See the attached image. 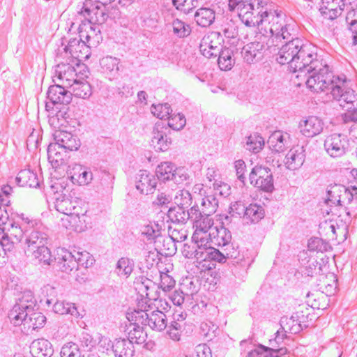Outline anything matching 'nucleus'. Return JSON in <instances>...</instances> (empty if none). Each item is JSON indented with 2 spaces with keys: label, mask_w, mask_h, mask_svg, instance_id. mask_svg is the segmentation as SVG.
Listing matches in <instances>:
<instances>
[{
  "label": "nucleus",
  "mask_w": 357,
  "mask_h": 357,
  "mask_svg": "<svg viewBox=\"0 0 357 357\" xmlns=\"http://www.w3.org/2000/svg\"><path fill=\"white\" fill-rule=\"evenodd\" d=\"M208 261H214L219 263H224L227 258L237 259L238 253L231 248V250L224 248L223 252H220L211 246H208Z\"/></svg>",
  "instance_id": "nucleus-42"
},
{
  "label": "nucleus",
  "mask_w": 357,
  "mask_h": 357,
  "mask_svg": "<svg viewBox=\"0 0 357 357\" xmlns=\"http://www.w3.org/2000/svg\"><path fill=\"white\" fill-rule=\"evenodd\" d=\"M252 3H254L255 15L261 18V24L268 21L273 14L277 13L275 10L274 12L267 10L266 6L268 4V0H255Z\"/></svg>",
  "instance_id": "nucleus-52"
},
{
  "label": "nucleus",
  "mask_w": 357,
  "mask_h": 357,
  "mask_svg": "<svg viewBox=\"0 0 357 357\" xmlns=\"http://www.w3.org/2000/svg\"><path fill=\"white\" fill-rule=\"evenodd\" d=\"M218 63L222 70H231L235 63L234 52L229 47H224L218 54Z\"/></svg>",
  "instance_id": "nucleus-46"
},
{
  "label": "nucleus",
  "mask_w": 357,
  "mask_h": 357,
  "mask_svg": "<svg viewBox=\"0 0 357 357\" xmlns=\"http://www.w3.org/2000/svg\"><path fill=\"white\" fill-rule=\"evenodd\" d=\"M28 252H31L33 257L37 259L40 264L50 265L52 261L51 252L46 244L40 245L33 250H29Z\"/></svg>",
  "instance_id": "nucleus-48"
},
{
  "label": "nucleus",
  "mask_w": 357,
  "mask_h": 357,
  "mask_svg": "<svg viewBox=\"0 0 357 357\" xmlns=\"http://www.w3.org/2000/svg\"><path fill=\"white\" fill-rule=\"evenodd\" d=\"M36 306V301L33 292L31 291H24L8 313V318L10 322L15 326H18L20 321H21L19 317L25 314L31 313Z\"/></svg>",
  "instance_id": "nucleus-8"
},
{
  "label": "nucleus",
  "mask_w": 357,
  "mask_h": 357,
  "mask_svg": "<svg viewBox=\"0 0 357 357\" xmlns=\"http://www.w3.org/2000/svg\"><path fill=\"white\" fill-rule=\"evenodd\" d=\"M194 241L198 243L197 248L196 249L195 254L194 255V259H196V260L199 262L208 261V239H204L203 243L199 241Z\"/></svg>",
  "instance_id": "nucleus-56"
},
{
  "label": "nucleus",
  "mask_w": 357,
  "mask_h": 357,
  "mask_svg": "<svg viewBox=\"0 0 357 357\" xmlns=\"http://www.w3.org/2000/svg\"><path fill=\"white\" fill-rule=\"evenodd\" d=\"M48 235L43 229L39 228L29 230L25 236V245H26V251L33 250L36 248L43 244H47Z\"/></svg>",
  "instance_id": "nucleus-32"
},
{
  "label": "nucleus",
  "mask_w": 357,
  "mask_h": 357,
  "mask_svg": "<svg viewBox=\"0 0 357 357\" xmlns=\"http://www.w3.org/2000/svg\"><path fill=\"white\" fill-rule=\"evenodd\" d=\"M167 128L161 124H155L152 131L151 145L156 151H165L169 149L172 139L167 135Z\"/></svg>",
  "instance_id": "nucleus-17"
},
{
  "label": "nucleus",
  "mask_w": 357,
  "mask_h": 357,
  "mask_svg": "<svg viewBox=\"0 0 357 357\" xmlns=\"http://www.w3.org/2000/svg\"><path fill=\"white\" fill-rule=\"evenodd\" d=\"M267 22L273 40H290L295 38L296 24L283 13H275Z\"/></svg>",
  "instance_id": "nucleus-5"
},
{
  "label": "nucleus",
  "mask_w": 357,
  "mask_h": 357,
  "mask_svg": "<svg viewBox=\"0 0 357 357\" xmlns=\"http://www.w3.org/2000/svg\"><path fill=\"white\" fill-rule=\"evenodd\" d=\"M235 10L237 11L240 20L246 26L255 27L261 24V18L255 15L254 3L252 0L237 5Z\"/></svg>",
  "instance_id": "nucleus-15"
},
{
  "label": "nucleus",
  "mask_w": 357,
  "mask_h": 357,
  "mask_svg": "<svg viewBox=\"0 0 357 357\" xmlns=\"http://www.w3.org/2000/svg\"><path fill=\"white\" fill-rule=\"evenodd\" d=\"M141 234L146 236L149 241H154L160 235L158 224L150 222L148 225H143L141 228Z\"/></svg>",
  "instance_id": "nucleus-55"
},
{
  "label": "nucleus",
  "mask_w": 357,
  "mask_h": 357,
  "mask_svg": "<svg viewBox=\"0 0 357 357\" xmlns=\"http://www.w3.org/2000/svg\"><path fill=\"white\" fill-rule=\"evenodd\" d=\"M130 324L127 326L128 339L133 344L143 343L146 337V334L144 332L142 324L138 321H129Z\"/></svg>",
  "instance_id": "nucleus-38"
},
{
  "label": "nucleus",
  "mask_w": 357,
  "mask_h": 357,
  "mask_svg": "<svg viewBox=\"0 0 357 357\" xmlns=\"http://www.w3.org/2000/svg\"><path fill=\"white\" fill-rule=\"evenodd\" d=\"M324 123L323 121L316 116H310L299 123L301 133L306 137L312 138L323 132Z\"/></svg>",
  "instance_id": "nucleus-19"
},
{
  "label": "nucleus",
  "mask_w": 357,
  "mask_h": 357,
  "mask_svg": "<svg viewBox=\"0 0 357 357\" xmlns=\"http://www.w3.org/2000/svg\"><path fill=\"white\" fill-rule=\"evenodd\" d=\"M168 119V126L174 130H180L186 124L185 116L181 113L172 114Z\"/></svg>",
  "instance_id": "nucleus-57"
},
{
  "label": "nucleus",
  "mask_w": 357,
  "mask_h": 357,
  "mask_svg": "<svg viewBox=\"0 0 357 357\" xmlns=\"http://www.w3.org/2000/svg\"><path fill=\"white\" fill-rule=\"evenodd\" d=\"M172 27L174 34L179 38L187 37L191 33L190 26L178 19L173 21Z\"/></svg>",
  "instance_id": "nucleus-60"
},
{
  "label": "nucleus",
  "mask_w": 357,
  "mask_h": 357,
  "mask_svg": "<svg viewBox=\"0 0 357 357\" xmlns=\"http://www.w3.org/2000/svg\"><path fill=\"white\" fill-rule=\"evenodd\" d=\"M66 84V82L64 80V84H63V85L56 84L49 87L47 97L53 105H68L70 102L72 93L65 89Z\"/></svg>",
  "instance_id": "nucleus-24"
},
{
  "label": "nucleus",
  "mask_w": 357,
  "mask_h": 357,
  "mask_svg": "<svg viewBox=\"0 0 357 357\" xmlns=\"http://www.w3.org/2000/svg\"><path fill=\"white\" fill-rule=\"evenodd\" d=\"M223 38L220 33L212 31L204 36L201 40L199 50L203 56L206 58L216 57L222 50Z\"/></svg>",
  "instance_id": "nucleus-12"
},
{
  "label": "nucleus",
  "mask_w": 357,
  "mask_h": 357,
  "mask_svg": "<svg viewBox=\"0 0 357 357\" xmlns=\"http://www.w3.org/2000/svg\"><path fill=\"white\" fill-rule=\"evenodd\" d=\"M54 144L66 151H77L80 146V141L76 135L65 130H56L54 134Z\"/></svg>",
  "instance_id": "nucleus-20"
},
{
  "label": "nucleus",
  "mask_w": 357,
  "mask_h": 357,
  "mask_svg": "<svg viewBox=\"0 0 357 357\" xmlns=\"http://www.w3.org/2000/svg\"><path fill=\"white\" fill-rule=\"evenodd\" d=\"M157 180L163 182L173 181L176 184H181L188 178V174L183 167H176L170 162H161L155 171Z\"/></svg>",
  "instance_id": "nucleus-9"
},
{
  "label": "nucleus",
  "mask_w": 357,
  "mask_h": 357,
  "mask_svg": "<svg viewBox=\"0 0 357 357\" xmlns=\"http://www.w3.org/2000/svg\"><path fill=\"white\" fill-rule=\"evenodd\" d=\"M324 146L331 158H340L349 151V141L344 135L333 133L326 137Z\"/></svg>",
  "instance_id": "nucleus-10"
},
{
  "label": "nucleus",
  "mask_w": 357,
  "mask_h": 357,
  "mask_svg": "<svg viewBox=\"0 0 357 357\" xmlns=\"http://www.w3.org/2000/svg\"><path fill=\"white\" fill-rule=\"evenodd\" d=\"M197 206H193L190 210L181 206L171 207L167 211V217L173 223L185 225L188 220H191V212L196 211Z\"/></svg>",
  "instance_id": "nucleus-31"
},
{
  "label": "nucleus",
  "mask_w": 357,
  "mask_h": 357,
  "mask_svg": "<svg viewBox=\"0 0 357 357\" xmlns=\"http://www.w3.org/2000/svg\"><path fill=\"white\" fill-rule=\"evenodd\" d=\"M168 235L174 243L182 242L187 238V231L183 229H179L176 227L169 226Z\"/></svg>",
  "instance_id": "nucleus-63"
},
{
  "label": "nucleus",
  "mask_w": 357,
  "mask_h": 357,
  "mask_svg": "<svg viewBox=\"0 0 357 357\" xmlns=\"http://www.w3.org/2000/svg\"><path fill=\"white\" fill-rule=\"evenodd\" d=\"M298 312L291 315V317H282L280 319V324L282 332L291 334H297L303 330L301 321L298 320Z\"/></svg>",
  "instance_id": "nucleus-40"
},
{
  "label": "nucleus",
  "mask_w": 357,
  "mask_h": 357,
  "mask_svg": "<svg viewBox=\"0 0 357 357\" xmlns=\"http://www.w3.org/2000/svg\"><path fill=\"white\" fill-rule=\"evenodd\" d=\"M53 310L59 314H70L75 317H79V313L75 303H66L63 301H57L53 305Z\"/></svg>",
  "instance_id": "nucleus-49"
},
{
  "label": "nucleus",
  "mask_w": 357,
  "mask_h": 357,
  "mask_svg": "<svg viewBox=\"0 0 357 357\" xmlns=\"http://www.w3.org/2000/svg\"><path fill=\"white\" fill-rule=\"evenodd\" d=\"M79 202L80 201L73 199L66 195H59L55 199L54 208L58 212L66 216L76 209L80 210Z\"/></svg>",
  "instance_id": "nucleus-28"
},
{
  "label": "nucleus",
  "mask_w": 357,
  "mask_h": 357,
  "mask_svg": "<svg viewBox=\"0 0 357 357\" xmlns=\"http://www.w3.org/2000/svg\"><path fill=\"white\" fill-rule=\"evenodd\" d=\"M265 211L263 206L257 204H250L247 206L243 219L247 224H255L263 219Z\"/></svg>",
  "instance_id": "nucleus-41"
},
{
  "label": "nucleus",
  "mask_w": 357,
  "mask_h": 357,
  "mask_svg": "<svg viewBox=\"0 0 357 357\" xmlns=\"http://www.w3.org/2000/svg\"><path fill=\"white\" fill-rule=\"evenodd\" d=\"M107 5L92 4L91 2H86L80 11V13L92 24H102L109 17Z\"/></svg>",
  "instance_id": "nucleus-13"
},
{
  "label": "nucleus",
  "mask_w": 357,
  "mask_h": 357,
  "mask_svg": "<svg viewBox=\"0 0 357 357\" xmlns=\"http://www.w3.org/2000/svg\"><path fill=\"white\" fill-rule=\"evenodd\" d=\"M74 257L77 262V267L82 266L85 268L92 264L93 259H91L90 254L86 251H75L73 252Z\"/></svg>",
  "instance_id": "nucleus-64"
},
{
  "label": "nucleus",
  "mask_w": 357,
  "mask_h": 357,
  "mask_svg": "<svg viewBox=\"0 0 357 357\" xmlns=\"http://www.w3.org/2000/svg\"><path fill=\"white\" fill-rule=\"evenodd\" d=\"M139 303L137 309L126 314L128 321H138L142 326H149L152 330L162 331L167 327V319L166 314L161 310L151 311L146 309L139 308Z\"/></svg>",
  "instance_id": "nucleus-4"
},
{
  "label": "nucleus",
  "mask_w": 357,
  "mask_h": 357,
  "mask_svg": "<svg viewBox=\"0 0 357 357\" xmlns=\"http://www.w3.org/2000/svg\"><path fill=\"white\" fill-rule=\"evenodd\" d=\"M305 154L303 146H297L289 151L285 156L284 163L289 170L298 169L305 162Z\"/></svg>",
  "instance_id": "nucleus-29"
},
{
  "label": "nucleus",
  "mask_w": 357,
  "mask_h": 357,
  "mask_svg": "<svg viewBox=\"0 0 357 357\" xmlns=\"http://www.w3.org/2000/svg\"><path fill=\"white\" fill-rule=\"evenodd\" d=\"M320 62L315 58L313 59V63L307 65L303 72L308 73L306 81L307 86L312 91L319 93L330 90L337 84V77H335L331 72L329 71L328 67L326 65L322 68L317 69Z\"/></svg>",
  "instance_id": "nucleus-2"
},
{
  "label": "nucleus",
  "mask_w": 357,
  "mask_h": 357,
  "mask_svg": "<svg viewBox=\"0 0 357 357\" xmlns=\"http://www.w3.org/2000/svg\"><path fill=\"white\" fill-rule=\"evenodd\" d=\"M307 247L310 251L324 252H326L328 249L330 248V245L320 238L313 237L308 241Z\"/></svg>",
  "instance_id": "nucleus-61"
},
{
  "label": "nucleus",
  "mask_w": 357,
  "mask_h": 357,
  "mask_svg": "<svg viewBox=\"0 0 357 357\" xmlns=\"http://www.w3.org/2000/svg\"><path fill=\"white\" fill-rule=\"evenodd\" d=\"M264 142L263 138L258 135H250L246 141V149L254 153L259 152L264 146Z\"/></svg>",
  "instance_id": "nucleus-59"
},
{
  "label": "nucleus",
  "mask_w": 357,
  "mask_h": 357,
  "mask_svg": "<svg viewBox=\"0 0 357 357\" xmlns=\"http://www.w3.org/2000/svg\"><path fill=\"white\" fill-rule=\"evenodd\" d=\"M57 78L64 84V79L66 82V86L72 90V96L77 98L87 99L92 94L91 86L84 79H78L74 67L64 63L58 64L55 70Z\"/></svg>",
  "instance_id": "nucleus-3"
},
{
  "label": "nucleus",
  "mask_w": 357,
  "mask_h": 357,
  "mask_svg": "<svg viewBox=\"0 0 357 357\" xmlns=\"http://www.w3.org/2000/svg\"><path fill=\"white\" fill-rule=\"evenodd\" d=\"M351 190L355 192V194L344 185L337 184L331 185L327 190V204L342 205V202H344L345 200L347 203H350L354 199V195H357V187L352 186Z\"/></svg>",
  "instance_id": "nucleus-14"
},
{
  "label": "nucleus",
  "mask_w": 357,
  "mask_h": 357,
  "mask_svg": "<svg viewBox=\"0 0 357 357\" xmlns=\"http://www.w3.org/2000/svg\"><path fill=\"white\" fill-rule=\"evenodd\" d=\"M71 180L79 185H87L93 180V174L90 168L76 164L70 172Z\"/></svg>",
  "instance_id": "nucleus-34"
},
{
  "label": "nucleus",
  "mask_w": 357,
  "mask_h": 357,
  "mask_svg": "<svg viewBox=\"0 0 357 357\" xmlns=\"http://www.w3.org/2000/svg\"><path fill=\"white\" fill-rule=\"evenodd\" d=\"M20 321L19 325H23L24 328L27 331H33L36 329L40 328L43 327L45 321L46 317L43 314V313L33 310L29 314H25L19 317Z\"/></svg>",
  "instance_id": "nucleus-26"
},
{
  "label": "nucleus",
  "mask_w": 357,
  "mask_h": 357,
  "mask_svg": "<svg viewBox=\"0 0 357 357\" xmlns=\"http://www.w3.org/2000/svg\"><path fill=\"white\" fill-rule=\"evenodd\" d=\"M333 98L349 114L357 112V93L347 86L345 77H337V84L331 91Z\"/></svg>",
  "instance_id": "nucleus-6"
},
{
  "label": "nucleus",
  "mask_w": 357,
  "mask_h": 357,
  "mask_svg": "<svg viewBox=\"0 0 357 357\" xmlns=\"http://www.w3.org/2000/svg\"><path fill=\"white\" fill-rule=\"evenodd\" d=\"M60 355L61 357H80L81 352L77 344L69 342L61 347Z\"/></svg>",
  "instance_id": "nucleus-58"
},
{
  "label": "nucleus",
  "mask_w": 357,
  "mask_h": 357,
  "mask_svg": "<svg viewBox=\"0 0 357 357\" xmlns=\"http://www.w3.org/2000/svg\"><path fill=\"white\" fill-rule=\"evenodd\" d=\"M56 260L57 268L62 272L68 273L74 269L77 270L73 252L66 249L61 250Z\"/></svg>",
  "instance_id": "nucleus-33"
},
{
  "label": "nucleus",
  "mask_w": 357,
  "mask_h": 357,
  "mask_svg": "<svg viewBox=\"0 0 357 357\" xmlns=\"http://www.w3.org/2000/svg\"><path fill=\"white\" fill-rule=\"evenodd\" d=\"M194 19L198 26L206 28L214 22L215 13L212 8L202 7L195 12Z\"/></svg>",
  "instance_id": "nucleus-36"
},
{
  "label": "nucleus",
  "mask_w": 357,
  "mask_h": 357,
  "mask_svg": "<svg viewBox=\"0 0 357 357\" xmlns=\"http://www.w3.org/2000/svg\"><path fill=\"white\" fill-rule=\"evenodd\" d=\"M158 180L147 170H140L136 176L135 187L141 194L149 195L154 192Z\"/></svg>",
  "instance_id": "nucleus-21"
},
{
  "label": "nucleus",
  "mask_w": 357,
  "mask_h": 357,
  "mask_svg": "<svg viewBox=\"0 0 357 357\" xmlns=\"http://www.w3.org/2000/svg\"><path fill=\"white\" fill-rule=\"evenodd\" d=\"M16 243V241H13L10 236L3 234L0 239V258L5 260L6 257L8 258L13 255Z\"/></svg>",
  "instance_id": "nucleus-50"
},
{
  "label": "nucleus",
  "mask_w": 357,
  "mask_h": 357,
  "mask_svg": "<svg viewBox=\"0 0 357 357\" xmlns=\"http://www.w3.org/2000/svg\"><path fill=\"white\" fill-rule=\"evenodd\" d=\"M92 23H82L78 28L79 37L83 38L88 47H96L102 40L100 29Z\"/></svg>",
  "instance_id": "nucleus-18"
},
{
  "label": "nucleus",
  "mask_w": 357,
  "mask_h": 357,
  "mask_svg": "<svg viewBox=\"0 0 357 357\" xmlns=\"http://www.w3.org/2000/svg\"><path fill=\"white\" fill-rule=\"evenodd\" d=\"M30 349L33 357H50L54 353L51 342L45 339L34 340L31 344Z\"/></svg>",
  "instance_id": "nucleus-35"
},
{
  "label": "nucleus",
  "mask_w": 357,
  "mask_h": 357,
  "mask_svg": "<svg viewBox=\"0 0 357 357\" xmlns=\"http://www.w3.org/2000/svg\"><path fill=\"white\" fill-rule=\"evenodd\" d=\"M208 243L211 242L214 245L229 249L232 247L230 245L231 241V231L224 226L214 227L209 231L208 235Z\"/></svg>",
  "instance_id": "nucleus-23"
},
{
  "label": "nucleus",
  "mask_w": 357,
  "mask_h": 357,
  "mask_svg": "<svg viewBox=\"0 0 357 357\" xmlns=\"http://www.w3.org/2000/svg\"><path fill=\"white\" fill-rule=\"evenodd\" d=\"M61 225L66 229L81 232L86 228L85 211L80 207V210H75L70 214L61 218Z\"/></svg>",
  "instance_id": "nucleus-22"
},
{
  "label": "nucleus",
  "mask_w": 357,
  "mask_h": 357,
  "mask_svg": "<svg viewBox=\"0 0 357 357\" xmlns=\"http://www.w3.org/2000/svg\"><path fill=\"white\" fill-rule=\"evenodd\" d=\"M345 5L344 0H321L319 10L324 19L334 20L342 15Z\"/></svg>",
  "instance_id": "nucleus-16"
},
{
  "label": "nucleus",
  "mask_w": 357,
  "mask_h": 357,
  "mask_svg": "<svg viewBox=\"0 0 357 357\" xmlns=\"http://www.w3.org/2000/svg\"><path fill=\"white\" fill-rule=\"evenodd\" d=\"M16 181L20 186L37 188L39 186L40 180L36 172L30 169L21 170L16 177Z\"/></svg>",
  "instance_id": "nucleus-39"
},
{
  "label": "nucleus",
  "mask_w": 357,
  "mask_h": 357,
  "mask_svg": "<svg viewBox=\"0 0 357 357\" xmlns=\"http://www.w3.org/2000/svg\"><path fill=\"white\" fill-rule=\"evenodd\" d=\"M135 261L128 257L120 258L115 267V272L121 278H128L132 273Z\"/></svg>",
  "instance_id": "nucleus-45"
},
{
  "label": "nucleus",
  "mask_w": 357,
  "mask_h": 357,
  "mask_svg": "<svg viewBox=\"0 0 357 357\" xmlns=\"http://www.w3.org/2000/svg\"><path fill=\"white\" fill-rule=\"evenodd\" d=\"M83 40V38H81V37H79V38H70L68 45L63 48L65 53H69L72 57L78 60L88 58L89 54V49L91 48V47H88V43H84Z\"/></svg>",
  "instance_id": "nucleus-25"
},
{
  "label": "nucleus",
  "mask_w": 357,
  "mask_h": 357,
  "mask_svg": "<svg viewBox=\"0 0 357 357\" xmlns=\"http://www.w3.org/2000/svg\"><path fill=\"white\" fill-rule=\"evenodd\" d=\"M100 65L105 73L114 77L119 71L120 59L112 56H107L100 60Z\"/></svg>",
  "instance_id": "nucleus-44"
},
{
  "label": "nucleus",
  "mask_w": 357,
  "mask_h": 357,
  "mask_svg": "<svg viewBox=\"0 0 357 357\" xmlns=\"http://www.w3.org/2000/svg\"><path fill=\"white\" fill-rule=\"evenodd\" d=\"M29 222L25 221L22 223H19L14 218H13L7 225L1 229L3 233L8 235L11 238H14L16 242H21L22 238L26 236L29 230L26 228L25 225Z\"/></svg>",
  "instance_id": "nucleus-27"
},
{
  "label": "nucleus",
  "mask_w": 357,
  "mask_h": 357,
  "mask_svg": "<svg viewBox=\"0 0 357 357\" xmlns=\"http://www.w3.org/2000/svg\"><path fill=\"white\" fill-rule=\"evenodd\" d=\"M151 113L160 119H167L172 114V109L168 103H159L151 106Z\"/></svg>",
  "instance_id": "nucleus-54"
},
{
  "label": "nucleus",
  "mask_w": 357,
  "mask_h": 357,
  "mask_svg": "<svg viewBox=\"0 0 357 357\" xmlns=\"http://www.w3.org/2000/svg\"><path fill=\"white\" fill-rule=\"evenodd\" d=\"M264 47L259 42H252L245 45L241 50L244 61L250 64L259 60L263 56Z\"/></svg>",
  "instance_id": "nucleus-30"
},
{
  "label": "nucleus",
  "mask_w": 357,
  "mask_h": 357,
  "mask_svg": "<svg viewBox=\"0 0 357 357\" xmlns=\"http://www.w3.org/2000/svg\"><path fill=\"white\" fill-rule=\"evenodd\" d=\"M58 145L50 143L47 147V158L52 166L57 167L63 163V158Z\"/></svg>",
  "instance_id": "nucleus-51"
},
{
  "label": "nucleus",
  "mask_w": 357,
  "mask_h": 357,
  "mask_svg": "<svg viewBox=\"0 0 357 357\" xmlns=\"http://www.w3.org/2000/svg\"><path fill=\"white\" fill-rule=\"evenodd\" d=\"M287 135L280 130L273 132L267 142L269 148L276 153L284 151L287 149Z\"/></svg>",
  "instance_id": "nucleus-43"
},
{
  "label": "nucleus",
  "mask_w": 357,
  "mask_h": 357,
  "mask_svg": "<svg viewBox=\"0 0 357 357\" xmlns=\"http://www.w3.org/2000/svg\"><path fill=\"white\" fill-rule=\"evenodd\" d=\"M315 58H317L315 47L296 37L288 40L280 47L276 61L281 65L288 64L294 73H302L307 65L313 63V59Z\"/></svg>",
  "instance_id": "nucleus-1"
},
{
  "label": "nucleus",
  "mask_w": 357,
  "mask_h": 357,
  "mask_svg": "<svg viewBox=\"0 0 357 357\" xmlns=\"http://www.w3.org/2000/svg\"><path fill=\"white\" fill-rule=\"evenodd\" d=\"M250 183L255 187L271 192L274 190L273 174L269 168L255 166L249 174Z\"/></svg>",
  "instance_id": "nucleus-11"
},
{
  "label": "nucleus",
  "mask_w": 357,
  "mask_h": 357,
  "mask_svg": "<svg viewBox=\"0 0 357 357\" xmlns=\"http://www.w3.org/2000/svg\"><path fill=\"white\" fill-rule=\"evenodd\" d=\"M191 215V222L193 224L195 231L192 234V238L193 241H199L203 243L204 239H208V231H211L213 225V219L211 215H208L206 213L200 211L199 207L197 206L196 211Z\"/></svg>",
  "instance_id": "nucleus-7"
},
{
  "label": "nucleus",
  "mask_w": 357,
  "mask_h": 357,
  "mask_svg": "<svg viewBox=\"0 0 357 357\" xmlns=\"http://www.w3.org/2000/svg\"><path fill=\"white\" fill-rule=\"evenodd\" d=\"M112 351L116 357H132L135 348L126 339H116L112 344Z\"/></svg>",
  "instance_id": "nucleus-37"
},
{
  "label": "nucleus",
  "mask_w": 357,
  "mask_h": 357,
  "mask_svg": "<svg viewBox=\"0 0 357 357\" xmlns=\"http://www.w3.org/2000/svg\"><path fill=\"white\" fill-rule=\"evenodd\" d=\"M175 202L177 206L188 208L192 203V195L188 190H180L176 192Z\"/></svg>",
  "instance_id": "nucleus-62"
},
{
  "label": "nucleus",
  "mask_w": 357,
  "mask_h": 357,
  "mask_svg": "<svg viewBox=\"0 0 357 357\" xmlns=\"http://www.w3.org/2000/svg\"><path fill=\"white\" fill-rule=\"evenodd\" d=\"M114 176L107 171H102L100 174L98 190L102 194L110 195L114 188Z\"/></svg>",
  "instance_id": "nucleus-47"
},
{
  "label": "nucleus",
  "mask_w": 357,
  "mask_h": 357,
  "mask_svg": "<svg viewBox=\"0 0 357 357\" xmlns=\"http://www.w3.org/2000/svg\"><path fill=\"white\" fill-rule=\"evenodd\" d=\"M202 206L203 213L211 215L216 211L218 207V200L214 195H204L202 198Z\"/></svg>",
  "instance_id": "nucleus-53"
}]
</instances>
